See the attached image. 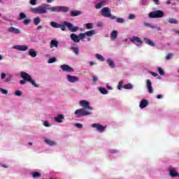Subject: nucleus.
I'll return each instance as SVG.
<instances>
[{
  "mask_svg": "<svg viewBox=\"0 0 179 179\" xmlns=\"http://www.w3.org/2000/svg\"><path fill=\"white\" fill-rule=\"evenodd\" d=\"M50 5L48 4H42L38 7L31 8V12L32 13H38L39 15H43L44 13H47V10H50V12L53 13H58V12H69V7L66 6H52L49 7Z\"/></svg>",
  "mask_w": 179,
  "mask_h": 179,
  "instance_id": "1",
  "label": "nucleus"
},
{
  "mask_svg": "<svg viewBox=\"0 0 179 179\" xmlns=\"http://www.w3.org/2000/svg\"><path fill=\"white\" fill-rule=\"evenodd\" d=\"M94 34H96V31L92 29L85 31V33H80L78 35H76V34H71L70 35V38H71L72 41L74 43L86 41V40L87 41H92V38H90V37H92Z\"/></svg>",
  "mask_w": 179,
  "mask_h": 179,
  "instance_id": "2",
  "label": "nucleus"
},
{
  "mask_svg": "<svg viewBox=\"0 0 179 179\" xmlns=\"http://www.w3.org/2000/svg\"><path fill=\"white\" fill-rule=\"evenodd\" d=\"M66 27L72 33H76V31H78V30H79V27L73 26L72 23L68 22L66 21L64 22L63 24H59V28H61V30H62V31H65V30H66Z\"/></svg>",
  "mask_w": 179,
  "mask_h": 179,
  "instance_id": "3",
  "label": "nucleus"
},
{
  "mask_svg": "<svg viewBox=\"0 0 179 179\" xmlns=\"http://www.w3.org/2000/svg\"><path fill=\"white\" fill-rule=\"evenodd\" d=\"M168 175L171 178H179V171L174 166H169L166 169Z\"/></svg>",
  "mask_w": 179,
  "mask_h": 179,
  "instance_id": "4",
  "label": "nucleus"
},
{
  "mask_svg": "<svg viewBox=\"0 0 179 179\" xmlns=\"http://www.w3.org/2000/svg\"><path fill=\"white\" fill-rule=\"evenodd\" d=\"M74 114L78 117L80 118V117H86L87 115H92V113L90 110H87L85 108H80L77 109L75 112Z\"/></svg>",
  "mask_w": 179,
  "mask_h": 179,
  "instance_id": "5",
  "label": "nucleus"
},
{
  "mask_svg": "<svg viewBox=\"0 0 179 179\" xmlns=\"http://www.w3.org/2000/svg\"><path fill=\"white\" fill-rule=\"evenodd\" d=\"M101 15L103 16V17H110L112 20L117 19L115 15H111V9L108 7H104L101 10Z\"/></svg>",
  "mask_w": 179,
  "mask_h": 179,
  "instance_id": "6",
  "label": "nucleus"
},
{
  "mask_svg": "<svg viewBox=\"0 0 179 179\" xmlns=\"http://www.w3.org/2000/svg\"><path fill=\"white\" fill-rule=\"evenodd\" d=\"M148 17L150 19H159L160 17H164V12H163L162 10L152 11L148 14Z\"/></svg>",
  "mask_w": 179,
  "mask_h": 179,
  "instance_id": "7",
  "label": "nucleus"
},
{
  "mask_svg": "<svg viewBox=\"0 0 179 179\" xmlns=\"http://www.w3.org/2000/svg\"><path fill=\"white\" fill-rule=\"evenodd\" d=\"M92 128H94L96 132H99V134H103L107 128V126H104L101 124L100 123H94L91 124Z\"/></svg>",
  "mask_w": 179,
  "mask_h": 179,
  "instance_id": "8",
  "label": "nucleus"
},
{
  "mask_svg": "<svg viewBox=\"0 0 179 179\" xmlns=\"http://www.w3.org/2000/svg\"><path fill=\"white\" fill-rule=\"evenodd\" d=\"M79 106L88 111H92L93 110V107L90 106V102L87 100H80L79 101Z\"/></svg>",
  "mask_w": 179,
  "mask_h": 179,
  "instance_id": "9",
  "label": "nucleus"
},
{
  "mask_svg": "<svg viewBox=\"0 0 179 179\" xmlns=\"http://www.w3.org/2000/svg\"><path fill=\"white\" fill-rule=\"evenodd\" d=\"M43 142L44 143H45V145H48V146H50V147L58 145V143L57 142V141L52 140L48 137H43Z\"/></svg>",
  "mask_w": 179,
  "mask_h": 179,
  "instance_id": "10",
  "label": "nucleus"
},
{
  "mask_svg": "<svg viewBox=\"0 0 179 179\" xmlns=\"http://www.w3.org/2000/svg\"><path fill=\"white\" fill-rule=\"evenodd\" d=\"M130 41L131 43H133L134 45H136V47H141L143 43L141 38L135 36L130 37Z\"/></svg>",
  "mask_w": 179,
  "mask_h": 179,
  "instance_id": "11",
  "label": "nucleus"
},
{
  "mask_svg": "<svg viewBox=\"0 0 179 179\" xmlns=\"http://www.w3.org/2000/svg\"><path fill=\"white\" fill-rule=\"evenodd\" d=\"M12 78H13V75L12 74H8L6 77V73L2 72L1 73V79L5 83L10 82L12 80Z\"/></svg>",
  "mask_w": 179,
  "mask_h": 179,
  "instance_id": "12",
  "label": "nucleus"
},
{
  "mask_svg": "<svg viewBox=\"0 0 179 179\" xmlns=\"http://www.w3.org/2000/svg\"><path fill=\"white\" fill-rule=\"evenodd\" d=\"M66 80L67 82H69V83H76V82L79 80V78L68 74L66 76Z\"/></svg>",
  "mask_w": 179,
  "mask_h": 179,
  "instance_id": "13",
  "label": "nucleus"
},
{
  "mask_svg": "<svg viewBox=\"0 0 179 179\" xmlns=\"http://www.w3.org/2000/svg\"><path fill=\"white\" fill-rule=\"evenodd\" d=\"M13 48V50H17V51H27V50H29V46L26 45H15Z\"/></svg>",
  "mask_w": 179,
  "mask_h": 179,
  "instance_id": "14",
  "label": "nucleus"
},
{
  "mask_svg": "<svg viewBox=\"0 0 179 179\" xmlns=\"http://www.w3.org/2000/svg\"><path fill=\"white\" fill-rule=\"evenodd\" d=\"M64 120L65 115H64L63 114H59L55 117V122H58V124H62Z\"/></svg>",
  "mask_w": 179,
  "mask_h": 179,
  "instance_id": "15",
  "label": "nucleus"
},
{
  "mask_svg": "<svg viewBox=\"0 0 179 179\" xmlns=\"http://www.w3.org/2000/svg\"><path fill=\"white\" fill-rule=\"evenodd\" d=\"M20 76L22 79H24V80H27V82H29V80H31V76L29 75V73L24 72V71H22L20 73Z\"/></svg>",
  "mask_w": 179,
  "mask_h": 179,
  "instance_id": "16",
  "label": "nucleus"
},
{
  "mask_svg": "<svg viewBox=\"0 0 179 179\" xmlns=\"http://www.w3.org/2000/svg\"><path fill=\"white\" fill-rule=\"evenodd\" d=\"M8 31L9 33H12L13 34H20L22 31L17 28H15V27H10L8 29Z\"/></svg>",
  "mask_w": 179,
  "mask_h": 179,
  "instance_id": "17",
  "label": "nucleus"
},
{
  "mask_svg": "<svg viewBox=\"0 0 179 179\" xmlns=\"http://www.w3.org/2000/svg\"><path fill=\"white\" fill-rule=\"evenodd\" d=\"M109 68H111V69H114L116 68L115 62H114V59H113L110 57H108L106 61Z\"/></svg>",
  "mask_w": 179,
  "mask_h": 179,
  "instance_id": "18",
  "label": "nucleus"
},
{
  "mask_svg": "<svg viewBox=\"0 0 179 179\" xmlns=\"http://www.w3.org/2000/svg\"><path fill=\"white\" fill-rule=\"evenodd\" d=\"M61 69L63 72H73V69L69 66L68 64H63L60 66Z\"/></svg>",
  "mask_w": 179,
  "mask_h": 179,
  "instance_id": "19",
  "label": "nucleus"
},
{
  "mask_svg": "<svg viewBox=\"0 0 179 179\" xmlns=\"http://www.w3.org/2000/svg\"><path fill=\"white\" fill-rule=\"evenodd\" d=\"M118 37V31L113 30L110 32V40L112 41H115V39Z\"/></svg>",
  "mask_w": 179,
  "mask_h": 179,
  "instance_id": "20",
  "label": "nucleus"
},
{
  "mask_svg": "<svg viewBox=\"0 0 179 179\" xmlns=\"http://www.w3.org/2000/svg\"><path fill=\"white\" fill-rule=\"evenodd\" d=\"M149 106V101L147 99H142L140 102L139 107L140 108H145Z\"/></svg>",
  "mask_w": 179,
  "mask_h": 179,
  "instance_id": "21",
  "label": "nucleus"
},
{
  "mask_svg": "<svg viewBox=\"0 0 179 179\" xmlns=\"http://www.w3.org/2000/svg\"><path fill=\"white\" fill-rule=\"evenodd\" d=\"M147 89L148 93L152 94L153 93V87H152V82L150 80H147Z\"/></svg>",
  "mask_w": 179,
  "mask_h": 179,
  "instance_id": "22",
  "label": "nucleus"
},
{
  "mask_svg": "<svg viewBox=\"0 0 179 179\" xmlns=\"http://www.w3.org/2000/svg\"><path fill=\"white\" fill-rule=\"evenodd\" d=\"M58 44H59L58 41H57V39H53L50 41V48H58Z\"/></svg>",
  "mask_w": 179,
  "mask_h": 179,
  "instance_id": "23",
  "label": "nucleus"
},
{
  "mask_svg": "<svg viewBox=\"0 0 179 179\" xmlns=\"http://www.w3.org/2000/svg\"><path fill=\"white\" fill-rule=\"evenodd\" d=\"M29 55L31 57V58H36L37 57V51L33 48H31L29 50Z\"/></svg>",
  "mask_w": 179,
  "mask_h": 179,
  "instance_id": "24",
  "label": "nucleus"
},
{
  "mask_svg": "<svg viewBox=\"0 0 179 179\" xmlns=\"http://www.w3.org/2000/svg\"><path fill=\"white\" fill-rule=\"evenodd\" d=\"M144 42L145 43V44H148V45H150V47H155L156 45V44L155 43V42H153V41L148 38H144Z\"/></svg>",
  "mask_w": 179,
  "mask_h": 179,
  "instance_id": "25",
  "label": "nucleus"
},
{
  "mask_svg": "<svg viewBox=\"0 0 179 179\" xmlns=\"http://www.w3.org/2000/svg\"><path fill=\"white\" fill-rule=\"evenodd\" d=\"M71 16L75 17V16H80L82 15V11L80 10H72L70 13Z\"/></svg>",
  "mask_w": 179,
  "mask_h": 179,
  "instance_id": "26",
  "label": "nucleus"
},
{
  "mask_svg": "<svg viewBox=\"0 0 179 179\" xmlns=\"http://www.w3.org/2000/svg\"><path fill=\"white\" fill-rule=\"evenodd\" d=\"M95 58H96V59H98V61H100V62H104L106 61L104 56H103L100 54L95 55Z\"/></svg>",
  "mask_w": 179,
  "mask_h": 179,
  "instance_id": "27",
  "label": "nucleus"
},
{
  "mask_svg": "<svg viewBox=\"0 0 179 179\" xmlns=\"http://www.w3.org/2000/svg\"><path fill=\"white\" fill-rule=\"evenodd\" d=\"M98 90L101 94H108V91H107L106 89L104 87H99L98 88Z\"/></svg>",
  "mask_w": 179,
  "mask_h": 179,
  "instance_id": "28",
  "label": "nucleus"
},
{
  "mask_svg": "<svg viewBox=\"0 0 179 179\" xmlns=\"http://www.w3.org/2000/svg\"><path fill=\"white\" fill-rule=\"evenodd\" d=\"M123 89H125V90H131V89H134V85L131 83H127L123 85Z\"/></svg>",
  "mask_w": 179,
  "mask_h": 179,
  "instance_id": "29",
  "label": "nucleus"
},
{
  "mask_svg": "<svg viewBox=\"0 0 179 179\" xmlns=\"http://www.w3.org/2000/svg\"><path fill=\"white\" fill-rule=\"evenodd\" d=\"M33 178H40L41 177V173L38 171H34L31 173Z\"/></svg>",
  "mask_w": 179,
  "mask_h": 179,
  "instance_id": "30",
  "label": "nucleus"
},
{
  "mask_svg": "<svg viewBox=\"0 0 179 179\" xmlns=\"http://www.w3.org/2000/svg\"><path fill=\"white\" fill-rule=\"evenodd\" d=\"M168 22L171 24H178V21H177V20H176L175 18H169L168 20Z\"/></svg>",
  "mask_w": 179,
  "mask_h": 179,
  "instance_id": "31",
  "label": "nucleus"
},
{
  "mask_svg": "<svg viewBox=\"0 0 179 179\" xmlns=\"http://www.w3.org/2000/svg\"><path fill=\"white\" fill-rule=\"evenodd\" d=\"M108 155H117V153H120L118 150L111 149L108 151Z\"/></svg>",
  "mask_w": 179,
  "mask_h": 179,
  "instance_id": "32",
  "label": "nucleus"
},
{
  "mask_svg": "<svg viewBox=\"0 0 179 179\" xmlns=\"http://www.w3.org/2000/svg\"><path fill=\"white\" fill-rule=\"evenodd\" d=\"M50 26H52V27H54L55 29H59V24L55 22H50Z\"/></svg>",
  "mask_w": 179,
  "mask_h": 179,
  "instance_id": "33",
  "label": "nucleus"
},
{
  "mask_svg": "<svg viewBox=\"0 0 179 179\" xmlns=\"http://www.w3.org/2000/svg\"><path fill=\"white\" fill-rule=\"evenodd\" d=\"M104 5V2L101 1L96 4L95 8L96 9H101Z\"/></svg>",
  "mask_w": 179,
  "mask_h": 179,
  "instance_id": "34",
  "label": "nucleus"
},
{
  "mask_svg": "<svg viewBox=\"0 0 179 179\" xmlns=\"http://www.w3.org/2000/svg\"><path fill=\"white\" fill-rule=\"evenodd\" d=\"M122 85H124V81L121 80L118 83V85H117L118 90H122V89H124V86H122Z\"/></svg>",
  "mask_w": 179,
  "mask_h": 179,
  "instance_id": "35",
  "label": "nucleus"
},
{
  "mask_svg": "<svg viewBox=\"0 0 179 179\" xmlns=\"http://www.w3.org/2000/svg\"><path fill=\"white\" fill-rule=\"evenodd\" d=\"M157 70L159 72V75H161V76H164V70H163V69L158 66L157 67Z\"/></svg>",
  "mask_w": 179,
  "mask_h": 179,
  "instance_id": "36",
  "label": "nucleus"
},
{
  "mask_svg": "<svg viewBox=\"0 0 179 179\" xmlns=\"http://www.w3.org/2000/svg\"><path fill=\"white\" fill-rule=\"evenodd\" d=\"M41 22V20L38 17L34 19V24H36V26H38V24H40Z\"/></svg>",
  "mask_w": 179,
  "mask_h": 179,
  "instance_id": "37",
  "label": "nucleus"
},
{
  "mask_svg": "<svg viewBox=\"0 0 179 179\" xmlns=\"http://www.w3.org/2000/svg\"><path fill=\"white\" fill-rule=\"evenodd\" d=\"M29 83H31L34 87H38V84L36 83V81L33 80V78L31 79V80L29 81Z\"/></svg>",
  "mask_w": 179,
  "mask_h": 179,
  "instance_id": "38",
  "label": "nucleus"
},
{
  "mask_svg": "<svg viewBox=\"0 0 179 179\" xmlns=\"http://www.w3.org/2000/svg\"><path fill=\"white\" fill-rule=\"evenodd\" d=\"M85 27L87 30H92V29H93V23L85 24Z\"/></svg>",
  "mask_w": 179,
  "mask_h": 179,
  "instance_id": "39",
  "label": "nucleus"
},
{
  "mask_svg": "<svg viewBox=\"0 0 179 179\" xmlns=\"http://www.w3.org/2000/svg\"><path fill=\"white\" fill-rule=\"evenodd\" d=\"M144 26H146V27H150V29H153L154 27H156L155 25H153L149 22H144Z\"/></svg>",
  "mask_w": 179,
  "mask_h": 179,
  "instance_id": "40",
  "label": "nucleus"
},
{
  "mask_svg": "<svg viewBox=\"0 0 179 179\" xmlns=\"http://www.w3.org/2000/svg\"><path fill=\"white\" fill-rule=\"evenodd\" d=\"M71 50H73L74 54H76V55L79 54V48L73 47L71 48Z\"/></svg>",
  "mask_w": 179,
  "mask_h": 179,
  "instance_id": "41",
  "label": "nucleus"
},
{
  "mask_svg": "<svg viewBox=\"0 0 179 179\" xmlns=\"http://www.w3.org/2000/svg\"><path fill=\"white\" fill-rule=\"evenodd\" d=\"M23 94V92H22V91L20 90H16L15 92V96H17L18 97H20V96H22Z\"/></svg>",
  "mask_w": 179,
  "mask_h": 179,
  "instance_id": "42",
  "label": "nucleus"
},
{
  "mask_svg": "<svg viewBox=\"0 0 179 179\" xmlns=\"http://www.w3.org/2000/svg\"><path fill=\"white\" fill-rule=\"evenodd\" d=\"M54 62H57V58L55 57H52L50 59H49L48 63V64H54Z\"/></svg>",
  "mask_w": 179,
  "mask_h": 179,
  "instance_id": "43",
  "label": "nucleus"
},
{
  "mask_svg": "<svg viewBox=\"0 0 179 179\" xmlns=\"http://www.w3.org/2000/svg\"><path fill=\"white\" fill-rule=\"evenodd\" d=\"M116 22H117V23H124L125 20H124V18H121V17H116Z\"/></svg>",
  "mask_w": 179,
  "mask_h": 179,
  "instance_id": "44",
  "label": "nucleus"
},
{
  "mask_svg": "<svg viewBox=\"0 0 179 179\" xmlns=\"http://www.w3.org/2000/svg\"><path fill=\"white\" fill-rule=\"evenodd\" d=\"M43 125L46 127V128H50V127H51V124H50L49 121H44L43 122Z\"/></svg>",
  "mask_w": 179,
  "mask_h": 179,
  "instance_id": "45",
  "label": "nucleus"
},
{
  "mask_svg": "<svg viewBox=\"0 0 179 179\" xmlns=\"http://www.w3.org/2000/svg\"><path fill=\"white\" fill-rule=\"evenodd\" d=\"M26 17H27V16L26 15V14H24V13H20V20H22L23 19H26Z\"/></svg>",
  "mask_w": 179,
  "mask_h": 179,
  "instance_id": "46",
  "label": "nucleus"
},
{
  "mask_svg": "<svg viewBox=\"0 0 179 179\" xmlns=\"http://www.w3.org/2000/svg\"><path fill=\"white\" fill-rule=\"evenodd\" d=\"M0 93L1 94H8V90H5L3 88H0Z\"/></svg>",
  "mask_w": 179,
  "mask_h": 179,
  "instance_id": "47",
  "label": "nucleus"
},
{
  "mask_svg": "<svg viewBox=\"0 0 179 179\" xmlns=\"http://www.w3.org/2000/svg\"><path fill=\"white\" fill-rule=\"evenodd\" d=\"M31 22V20L29 18L25 19L23 21L24 24H25L26 26H27V24H30V22Z\"/></svg>",
  "mask_w": 179,
  "mask_h": 179,
  "instance_id": "48",
  "label": "nucleus"
},
{
  "mask_svg": "<svg viewBox=\"0 0 179 179\" xmlns=\"http://www.w3.org/2000/svg\"><path fill=\"white\" fill-rule=\"evenodd\" d=\"M173 53H169L166 55V59H167L169 61V60L171 59V58H173Z\"/></svg>",
  "mask_w": 179,
  "mask_h": 179,
  "instance_id": "49",
  "label": "nucleus"
},
{
  "mask_svg": "<svg viewBox=\"0 0 179 179\" xmlns=\"http://www.w3.org/2000/svg\"><path fill=\"white\" fill-rule=\"evenodd\" d=\"M136 17V15H135V14H130L128 17V19H129V20H134V19H135Z\"/></svg>",
  "mask_w": 179,
  "mask_h": 179,
  "instance_id": "50",
  "label": "nucleus"
},
{
  "mask_svg": "<svg viewBox=\"0 0 179 179\" xmlns=\"http://www.w3.org/2000/svg\"><path fill=\"white\" fill-rule=\"evenodd\" d=\"M96 26L97 27H104V23L101 22H99L96 23Z\"/></svg>",
  "mask_w": 179,
  "mask_h": 179,
  "instance_id": "51",
  "label": "nucleus"
},
{
  "mask_svg": "<svg viewBox=\"0 0 179 179\" xmlns=\"http://www.w3.org/2000/svg\"><path fill=\"white\" fill-rule=\"evenodd\" d=\"M75 127H76V128H83V124L82 123H76Z\"/></svg>",
  "mask_w": 179,
  "mask_h": 179,
  "instance_id": "52",
  "label": "nucleus"
},
{
  "mask_svg": "<svg viewBox=\"0 0 179 179\" xmlns=\"http://www.w3.org/2000/svg\"><path fill=\"white\" fill-rule=\"evenodd\" d=\"M27 83V81L26 80H20V85H26Z\"/></svg>",
  "mask_w": 179,
  "mask_h": 179,
  "instance_id": "53",
  "label": "nucleus"
},
{
  "mask_svg": "<svg viewBox=\"0 0 179 179\" xmlns=\"http://www.w3.org/2000/svg\"><path fill=\"white\" fill-rule=\"evenodd\" d=\"M36 2H37V0H30L31 5H33V6L37 5V3Z\"/></svg>",
  "mask_w": 179,
  "mask_h": 179,
  "instance_id": "54",
  "label": "nucleus"
},
{
  "mask_svg": "<svg viewBox=\"0 0 179 179\" xmlns=\"http://www.w3.org/2000/svg\"><path fill=\"white\" fill-rule=\"evenodd\" d=\"M0 166L3 167V169H8V167H9L8 165L5 164H0Z\"/></svg>",
  "mask_w": 179,
  "mask_h": 179,
  "instance_id": "55",
  "label": "nucleus"
},
{
  "mask_svg": "<svg viewBox=\"0 0 179 179\" xmlns=\"http://www.w3.org/2000/svg\"><path fill=\"white\" fill-rule=\"evenodd\" d=\"M88 64L90 66H94V65H96V62L92 61L89 62Z\"/></svg>",
  "mask_w": 179,
  "mask_h": 179,
  "instance_id": "56",
  "label": "nucleus"
},
{
  "mask_svg": "<svg viewBox=\"0 0 179 179\" xmlns=\"http://www.w3.org/2000/svg\"><path fill=\"white\" fill-rule=\"evenodd\" d=\"M155 27L152 28V29H156L158 31H162V28L160 27H157L156 25H155Z\"/></svg>",
  "mask_w": 179,
  "mask_h": 179,
  "instance_id": "57",
  "label": "nucleus"
},
{
  "mask_svg": "<svg viewBox=\"0 0 179 179\" xmlns=\"http://www.w3.org/2000/svg\"><path fill=\"white\" fill-rule=\"evenodd\" d=\"M157 99H163L164 96L162 94H158L156 96Z\"/></svg>",
  "mask_w": 179,
  "mask_h": 179,
  "instance_id": "58",
  "label": "nucleus"
},
{
  "mask_svg": "<svg viewBox=\"0 0 179 179\" xmlns=\"http://www.w3.org/2000/svg\"><path fill=\"white\" fill-rule=\"evenodd\" d=\"M93 80H94V82H97V80H99V78H97L96 76H93Z\"/></svg>",
  "mask_w": 179,
  "mask_h": 179,
  "instance_id": "59",
  "label": "nucleus"
},
{
  "mask_svg": "<svg viewBox=\"0 0 179 179\" xmlns=\"http://www.w3.org/2000/svg\"><path fill=\"white\" fill-rule=\"evenodd\" d=\"M124 43H129V41H131V38H126L124 40Z\"/></svg>",
  "mask_w": 179,
  "mask_h": 179,
  "instance_id": "60",
  "label": "nucleus"
},
{
  "mask_svg": "<svg viewBox=\"0 0 179 179\" xmlns=\"http://www.w3.org/2000/svg\"><path fill=\"white\" fill-rule=\"evenodd\" d=\"M27 148H30V146H33V143L29 142L27 144Z\"/></svg>",
  "mask_w": 179,
  "mask_h": 179,
  "instance_id": "61",
  "label": "nucleus"
},
{
  "mask_svg": "<svg viewBox=\"0 0 179 179\" xmlns=\"http://www.w3.org/2000/svg\"><path fill=\"white\" fill-rule=\"evenodd\" d=\"M150 73H151V75H152V76H155V77L157 76V73H155V72H153V71H151Z\"/></svg>",
  "mask_w": 179,
  "mask_h": 179,
  "instance_id": "62",
  "label": "nucleus"
},
{
  "mask_svg": "<svg viewBox=\"0 0 179 179\" xmlns=\"http://www.w3.org/2000/svg\"><path fill=\"white\" fill-rule=\"evenodd\" d=\"M106 87L108 90H113V88L110 85H107Z\"/></svg>",
  "mask_w": 179,
  "mask_h": 179,
  "instance_id": "63",
  "label": "nucleus"
},
{
  "mask_svg": "<svg viewBox=\"0 0 179 179\" xmlns=\"http://www.w3.org/2000/svg\"><path fill=\"white\" fill-rule=\"evenodd\" d=\"M154 2L156 5H159V0H154Z\"/></svg>",
  "mask_w": 179,
  "mask_h": 179,
  "instance_id": "64",
  "label": "nucleus"
}]
</instances>
